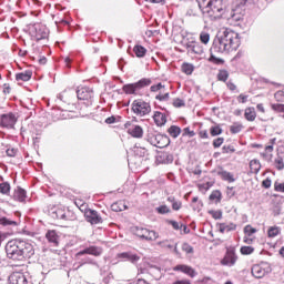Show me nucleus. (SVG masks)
<instances>
[{"instance_id":"nucleus-1","label":"nucleus","mask_w":284,"mask_h":284,"mask_svg":"<svg viewBox=\"0 0 284 284\" xmlns=\"http://www.w3.org/2000/svg\"><path fill=\"white\" fill-rule=\"evenodd\" d=\"M240 47L241 38L239 37V33H236L232 29L220 30L214 38L213 44L210 50V63H214L215 65H223L225 63V60L217 58L214 54H230V52L239 50Z\"/></svg>"},{"instance_id":"nucleus-2","label":"nucleus","mask_w":284,"mask_h":284,"mask_svg":"<svg viewBox=\"0 0 284 284\" xmlns=\"http://www.w3.org/2000/svg\"><path fill=\"white\" fill-rule=\"evenodd\" d=\"M6 253L11 261H26L34 256V246L28 240H11L6 245Z\"/></svg>"},{"instance_id":"nucleus-3","label":"nucleus","mask_w":284,"mask_h":284,"mask_svg":"<svg viewBox=\"0 0 284 284\" xmlns=\"http://www.w3.org/2000/svg\"><path fill=\"white\" fill-rule=\"evenodd\" d=\"M102 254H103V247H101V246H97V245L85 246L84 248H82L78 253H75L74 265H77V270L83 267V265H92L93 267L99 268L100 267L99 262H97V260H94L90 256L99 257Z\"/></svg>"},{"instance_id":"nucleus-4","label":"nucleus","mask_w":284,"mask_h":284,"mask_svg":"<svg viewBox=\"0 0 284 284\" xmlns=\"http://www.w3.org/2000/svg\"><path fill=\"white\" fill-rule=\"evenodd\" d=\"M197 6L203 14L210 17L211 21H216L223 17V0H210L204 8L200 2Z\"/></svg>"},{"instance_id":"nucleus-5","label":"nucleus","mask_w":284,"mask_h":284,"mask_svg":"<svg viewBox=\"0 0 284 284\" xmlns=\"http://www.w3.org/2000/svg\"><path fill=\"white\" fill-rule=\"evenodd\" d=\"M29 34L36 41H43V39H48L50 34V30L43 23H34L29 27Z\"/></svg>"},{"instance_id":"nucleus-6","label":"nucleus","mask_w":284,"mask_h":284,"mask_svg":"<svg viewBox=\"0 0 284 284\" xmlns=\"http://www.w3.org/2000/svg\"><path fill=\"white\" fill-rule=\"evenodd\" d=\"M148 85H152V80L150 78H142L138 82L124 84L122 90L124 94H136L138 90H143Z\"/></svg>"},{"instance_id":"nucleus-7","label":"nucleus","mask_w":284,"mask_h":284,"mask_svg":"<svg viewBox=\"0 0 284 284\" xmlns=\"http://www.w3.org/2000/svg\"><path fill=\"white\" fill-rule=\"evenodd\" d=\"M146 141L154 148L159 149L168 148V145H170V136L166 134L149 133L146 134Z\"/></svg>"},{"instance_id":"nucleus-8","label":"nucleus","mask_w":284,"mask_h":284,"mask_svg":"<svg viewBox=\"0 0 284 284\" xmlns=\"http://www.w3.org/2000/svg\"><path fill=\"white\" fill-rule=\"evenodd\" d=\"M80 210L84 212L85 221L90 225H100V223H103V217H101V214L97 210L88 209L85 204H81Z\"/></svg>"},{"instance_id":"nucleus-9","label":"nucleus","mask_w":284,"mask_h":284,"mask_svg":"<svg viewBox=\"0 0 284 284\" xmlns=\"http://www.w3.org/2000/svg\"><path fill=\"white\" fill-rule=\"evenodd\" d=\"M131 110L136 116H148L152 112V105H150V102L139 99L132 102Z\"/></svg>"},{"instance_id":"nucleus-10","label":"nucleus","mask_w":284,"mask_h":284,"mask_svg":"<svg viewBox=\"0 0 284 284\" xmlns=\"http://www.w3.org/2000/svg\"><path fill=\"white\" fill-rule=\"evenodd\" d=\"M133 234L141 239V241H156V239H159V233L142 226H135Z\"/></svg>"},{"instance_id":"nucleus-11","label":"nucleus","mask_w":284,"mask_h":284,"mask_svg":"<svg viewBox=\"0 0 284 284\" xmlns=\"http://www.w3.org/2000/svg\"><path fill=\"white\" fill-rule=\"evenodd\" d=\"M236 261H239L236 248L230 246L226 248L224 257L221 260V265H224V267H234V265H236Z\"/></svg>"},{"instance_id":"nucleus-12","label":"nucleus","mask_w":284,"mask_h":284,"mask_svg":"<svg viewBox=\"0 0 284 284\" xmlns=\"http://www.w3.org/2000/svg\"><path fill=\"white\" fill-rule=\"evenodd\" d=\"M55 103L59 110H62L64 112H69L70 110H72V99H70L68 92L65 91L57 95Z\"/></svg>"},{"instance_id":"nucleus-13","label":"nucleus","mask_w":284,"mask_h":284,"mask_svg":"<svg viewBox=\"0 0 284 284\" xmlns=\"http://www.w3.org/2000/svg\"><path fill=\"white\" fill-rule=\"evenodd\" d=\"M77 97L80 101H87V105H92L94 100V90L90 87H82L77 90Z\"/></svg>"},{"instance_id":"nucleus-14","label":"nucleus","mask_w":284,"mask_h":284,"mask_svg":"<svg viewBox=\"0 0 284 284\" xmlns=\"http://www.w3.org/2000/svg\"><path fill=\"white\" fill-rule=\"evenodd\" d=\"M9 283L10 284H32V281H30V274L28 273L13 272L9 276Z\"/></svg>"},{"instance_id":"nucleus-15","label":"nucleus","mask_w":284,"mask_h":284,"mask_svg":"<svg viewBox=\"0 0 284 284\" xmlns=\"http://www.w3.org/2000/svg\"><path fill=\"white\" fill-rule=\"evenodd\" d=\"M0 125L1 128H7L8 130H12V128L17 125V115L12 112L1 114Z\"/></svg>"},{"instance_id":"nucleus-16","label":"nucleus","mask_w":284,"mask_h":284,"mask_svg":"<svg viewBox=\"0 0 284 284\" xmlns=\"http://www.w3.org/2000/svg\"><path fill=\"white\" fill-rule=\"evenodd\" d=\"M48 214L49 216H51V219H54L55 221H70L68 214L65 213V209H61L59 206H51L48 210Z\"/></svg>"},{"instance_id":"nucleus-17","label":"nucleus","mask_w":284,"mask_h":284,"mask_svg":"<svg viewBox=\"0 0 284 284\" xmlns=\"http://www.w3.org/2000/svg\"><path fill=\"white\" fill-rule=\"evenodd\" d=\"M184 48L186 49L189 54H197L201 57V54H203V52H205L203 44H201V42H196L194 40L184 43Z\"/></svg>"},{"instance_id":"nucleus-18","label":"nucleus","mask_w":284,"mask_h":284,"mask_svg":"<svg viewBox=\"0 0 284 284\" xmlns=\"http://www.w3.org/2000/svg\"><path fill=\"white\" fill-rule=\"evenodd\" d=\"M16 220L2 216L0 217V225H3L4 227H7L8 225H11L13 227H17V225H19L21 223V212L17 211L14 213Z\"/></svg>"},{"instance_id":"nucleus-19","label":"nucleus","mask_w":284,"mask_h":284,"mask_svg":"<svg viewBox=\"0 0 284 284\" xmlns=\"http://www.w3.org/2000/svg\"><path fill=\"white\" fill-rule=\"evenodd\" d=\"M12 199L13 201H18V203H26V199H28V191L21 186H17L13 190Z\"/></svg>"},{"instance_id":"nucleus-20","label":"nucleus","mask_w":284,"mask_h":284,"mask_svg":"<svg viewBox=\"0 0 284 284\" xmlns=\"http://www.w3.org/2000/svg\"><path fill=\"white\" fill-rule=\"evenodd\" d=\"M174 272H182V274H186L191 278H194L196 276V271L192 266H187L185 264H178L173 267Z\"/></svg>"},{"instance_id":"nucleus-21","label":"nucleus","mask_w":284,"mask_h":284,"mask_svg":"<svg viewBox=\"0 0 284 284\" xmlns=\"http://www.w3.org/2000/svg\"><path fill=\"white\" fill-rule=\"evenodd\" d=\"M45 239L48 243L52 245V247H59V232H57L55 230H49L45 233Z\"/></svg>"},{"instance_id":"nucleus-22","label":"nucleus","mask_w":284,"mask_h":284,"mask_svg":"<svg viewBox=\"0 0 284 284\" xmlns=\"http://www.w3.org/2000/svg\"><path fill=\"white\" fill-rule=\"evenodd\" d=\"M153 121L158 128H163L168 123V115L165 113H162L161 111H155L153 115Z\"/></svg>"},{"instance_id":"nucleus-23","label":"nucleus","mask_w":284,"mask_h":284,"mask_svg":"<svg viewBox=\"0 0 284 284\" xmlns=\"http://www.w3.org/2000/svg\"><path fill=\"white\" fill-rule=\"evenodd\" d=\"M128 134L133 139H143V128L141 125H133V128L128 129Z\"/></svg>"},{"instance_id":"nucleus-24","label":"nucleus","mask_w":284,"mask_h":284,"mask_svg":"<svg viewBox=\"0 0 284 284\" xmlns=\"http://www.w3.org/2000/svg\"><path fill=\"white\" fill-rule=\"evenodd\" d=\"M119 258H123L124 261H130V263H139L141 260L140 256L132 252H123L119 254Z\"/></svg>"},{"instance_id":"nucleus-25","label":"nucleus","mask_w":284,"mask_h":284,"mask_svg":"<svg viewBox=\"0 0 284 284\" xmlns=\"http://www.w3.org/2000/svg\"><path fill=\"white\" fill-rule=\"evenodd\" d=\"M217 176H221L222 181H227V183H234L236 179H234V174L221 169V171H217Z\"/></svg>"},{"instance_id":"nucleus-26","label":"nucleus","mask_w":284,"mask_h":284,"mask_svg":"<svg viewBox=\"0 0 284 284\" xmlns=\"http://www.w3.org/2000/svg\"><path fill=\"white\" fill-rule=\"evenodd\" d=\"M244 119L246 121H256V109L254 106L246 108L244 111Z\"/></svg>"},{"instance_id":"nucleus-27","label":"nucleus","mask_w":284,"mask_h":284,"mask_svg":"<svg viewBox=\"0 0 284 284\" xmlns=\"http://www.w3.org/2000/svg\"><path fill=\"white\" fill-rule=\"evenodd\" d=\"M252 274L255 278H263V276H265L266 272H265V268H262L261 265L258 264H255L253 267H252Z\"/></svg>"},{"instance_id":"nucleus-28","label":"nucleus","mask_w":284,"mask_h":284,"mask_svg":"<svg viewBox=\"0 0 284 284\" xmlns=\"http://www.w3.org/2000/svg\"><path fill=\"white\" fill-rule=\"evenodd\" d=\"M133 52H134L135 57H138V59H143V57H145V54H148V49H145V47H143L141 44H135L133 48Z\"/></svg>"},{"instance_id":"nucleus-29","label":"nucleus","mask_w":284,"mask_h":284,"mask_svg":"<svg viewBox=\"0 0 284 284\" xmlns=\"http://www.w3.org/2000/svg\"><path fill=\"white\" fill-rule=\"evenodd\" d=\"M32 79V71L27 70L16 74V81H30Z\"/></svg>"},{"instance_id":"nucleus-30","label":"nucleus","mask_w":284,"mask_h":284,"mask_svg":"<svg viewBox=\"0 0 284 284\" xmlns=\"http://www.w3.org/2000/svg\"><path fill=\"white\" fill-rule=\"evenodd\" d=\"M158 161H160V163H173L174 155L168 152H163V153H160V155L158 156Z\"/></svg>"},{"instance_id":"nucleus-31","label":"nucleus","mask_w":284,"mask_h":284,"mask_svg":"<svg viewBox=\"0 0 284 284\" xmlns=\"http://www.w3.org/2000/svg\"><path fill=\"white\" fill-rule=\"evenodd\" d=\"M231 23H234V26H239L241 21H243V16L241 13H236V10H233L231 12V18L229 19Z\"/></svg>"},{"instance_id":"nucleus-32","label":"nucleus","mask_w":284,"mask_h":284,"mask_svg":"<svg viewBox=\"0 0 284 284\" xmlns=\"http://www.w3.org/2000/svg\"><path fill=\"white\" fill-rule=\"evenodd\" d=\"M219 230H220L221 234H225V232H234V230H236V224H234V223H230V224L221 223Z\"/></svg>"},{"instance_id":"nucleus-33","label":"nucleus","mask_w":284,"mask_h":284,"mask_svg":"<svg viewBox=\"0 0 284 284\" xmlns=\"http://www.w3.org/2000/svg\"><path fill=\"white\" fill-rule=\"evenodd\" d=\"M168 133L170 134V136H172V139H179V136L181 135V129L178 125H171L168 129Z\"/></svg>"},{"instance_id":"nucleus-34","label":"nucleus","mask_w":284,"mask_h":284,"mask_svg":"<svg viewBox=\"0 0 284 284\" xmlns=\"http://www.w3.org/2000/svg\"><path fill=\"white\" fill-rule=\"evenodd\" d=\"M281 234V227L280 226H270L267 230V236L268 239H276Z\"/></svg>"},{"instance_id":"nucleus-35","label":"nucleus","mask_w":284,"mask_h":284,"mask_svg":"<svg viewBox=\"0 0 284 284\" xmlns=\"http://www.w3.org/2000/svg\"><path fill=\"white\" fill-rule=\"evenodd\" d=\"M10 190H12V187L10 186L9 182L0 183V194H3L4 196H10Z\"/></svg>"},{"instance_id":"nucleus-36","label":"nucleus","mask_w":284,"mask_h":284,"mask_svg":"<svg viewBox=\"0 0 284 284\" xmlns=\"http://www.w3.org/2000/svg\"><path fill=\"white\" fill-rule=\"evenodd\" d=\"M6 154L7 156H9L10 159H14V156H17L19 154V149L13 148L10 144H7V150H6Z\"/></svg>"},{"instance_id":"nucleus-37","label":"nucleus","mask_w":284,"mask_h":284,"mask_svg":"<svg viewBox=\"0 0 284 284\" xmlns=\"http://www.w3.org/2000/svg\"><path fill=\"white\" fill-rule=\"evenodd\" d=\"M112 212H123V210H128V206L123 204V202H115L111 205Z\"/></svg>"},{"instance_id":"nucleus-38","label":"nucleus","mask_w":284,"mask_h":284,"mask_svg":"<svg viewBox=\"0 0 284 284\" xmlns=\"http://www.w3.org/2000/svg\"><path fill=\"white\" fill-rule=\"evenodd\" d=\"M243 131V124L239 123V122H234L231 126H230V132L231 134H239L240 132Z\"/></svg>"},{"instance_id":"nucleus-39","label":"nucleus","mask_w":284,"mask_h":284,"mask_svg":"<svg viewBox=\"0 0 284 284\" xmlns=\"http://www.w3.org/2000/svg\"><path fill=\"white\" fill-rule=\"evenodd\" d=\"M182 72L187 75L192 74L194 72V64L184 62L182 64Z\"/></svg>"},{"instance_id":"nucleus-40","label":"nucleus","mask_w":284,"mask_h":284,"mask_svg":"<svg viewBox=\"0 0 284 284\" xmlns=\"http://www.w3.org/2000/svg\"><path fill=\"white\" fill-rule=\"evenodd\" d=\"M227 79H230V72H227V70H220L217 73V81H223V83H225Z\"/></svg>"},{"instance_id":"nucleus-41","label":"nucleus","mask_w":284,"mask_h":284,"mask_svg":"<svg viewBox=\"0 0 284 284\" xmlns=\"http://www.w3.org/2000/svg\"><path fill=\"white\" fill-rule=\"evenodd\" d=\"M210 134L211 136H219L223 134V129L220 125L211 126Z\"/></svg>"},{"instance_id":"nucleus-42","label":"nucleus","mask_w":284,"mask_h":284,"mask_svg":"<svg viewBox=\"0 0 284 284\" xmlns=\"http://www.w3.org/2000/svg\"><path fill=\"white\" fill-rule=\"evenodd\" d=\"M209 199H210V201H216V203H221V199H222L221 191H219V190L213 191L210 194Z\"/></svg>"},{"instance_id":"nucleus-43","label":"nucleus","mask_w":284,"mask_h":284,"mask_svg":"<svg viewBox=\"0 0 284 284\" xmlns=\"http://www.w3.org/2000/svg\"><path fill=\"white\" fill-rule=\"evenodd\" d=\"M209 214L215 220V221H221L223 219V211L221 210H210Z\"/></svg>"},{"instance_id":"nucleus-44","label":"nucleus","mask_w":284,"mask_h":284,"mask_svg":"<svg viewBox=\"0 0 284 284\" xmlns=\"http://www.w3.org/2000/svg\"><path fill=\"white\" fill-rule=\"evenodd\" d=\"M134 154H136V156H145V154H148V149L141 148L139 146V144H135Z\"/></svg>"},{"instance_id":"nucleus-45","label":"nucleus","mask_w":284,"mask_h":284,"mask_svg":"<svg viewBox=\"0 0 284 284\" xmlns=\"http://www.w3.org/2000/svg\"><path fill=\"white\" fill-rule=\"evenodd\" d=\"M240 252L243 256H250V254H254V247L253 246H242L240 248Z\"/></svg>"},{"instance_id":"nucleus-46","label":"nucleus","mask_w":284,"mask_h":284,"mask_svg":"<svg viewBox=\"0 0 284 284\" xmlns=\"http://www.w3.org/2000/svg\"><path fill=\"white\" fill-rule=\"evenodd\" d=\"M237 6H240V8H243L245 6H254L258 3V0H237Z\"/></svg>"},{"instance_id":"nucleus-47","label":"nucleus","mask_w":284,"mask_h":284,"mask_svg":"<svg viewBox=\"0 0 284 284\" xmlns=\"http://www.w3.org/2000/svg\"><path fill=\"white\" fill-rule=\"evenodd\" d=\"M155 212L158 214H170L171 210H170V207H168V205L163 204V205L155 207Z\"/></svg>"},{"instance_id":"nucleus-48","label":"nucleus","mask_w":284,"mask_h":284,"mask_svg":"<svg viewBox=\"0 0 284 284\" xmlns=\"http://www.w3.org/2000/svg\"><path fill=\"white\" fill-rule=\"evenodd\" d=\"M200 41H201V43H204V45H207L210 43V33L201 32L200 33Z\"/></svg>"},{"instance_id":"nucleus-49","label":"nucleus","mask_w":284,"mask_h":284,"mask_svg":"<svg viewBox=\"0 0 284 284\" xmlns=\"http://www.w3.org/2000/svg\"><path fill=\"white\" fill-rule=\"evenodd\" d=\"M244 234L246 236H252L253 234H256V229L252 227V225H246L244 227Z\"/></svg>"},{"instance_id":"nucleus-50","label":"nucleus","mask_w":284,"mask_h":284,"mask_svg":"<svg viewBox=\"0 0 284 284\" xmlns=\"http://www.w3.org/2000/svg\"><path fill=\"white\" fill-rule=\"evenodd\" d=\"M182 251L185 252L186 254H194V247L187 243L182 244Z\"/></svg>"},{"instance_id":"nucleus-51","label":"nucleus","mask_w":284,"mask_h":284,"mask_svg":"<svg viewBox=\"0 0 284 284\" xmlns=\"http://www.w3.org/2000/svg\"><path fill=\"white\" fill-rule=\"evenodd\" d=\"M233 152H236V149H234V146L233 145H224L223 148H222V153L223 154H233Z\"/></svg>"},{"instance_id":"nucleus-52","label":"nucleus","mask_w":284,"mask_h":284,"mask_svg":"<svg viewBox=\"0 0 284 284\" xmlns=\"http://www.w3.org/2000/svg\"><path fill=\"white\" fill-rule=\"evenodd\" d=\"M274 166L276 168V170H284L283 158L275 159Z\"/></svg>"},{"instance_id":"nucleus-53","label":"nucleus","mask_w":284,"mask_h":284,"mask_svg":"<svg viewBox=\"0 0 284 284\" xmlns=\"http://www.w3.org/2000/svg\"><path fill=\"white\" fill-rule=\"evenodd\" d=\"M182 136H190V139H192V136H196V133L192 130H190L189 126L183 129V134Z\"/></svg>"},{"instance_id":"nucleus-54","label":"nucleus","mask_w":284,"mask_h":284,"mask_svg":"<svg viewBox=\"0 0 284 284\" xmlns=\"http://www.w3.org/2000/svg\"><path fill=\"white\" fill-rule=\"evenodd\" d=\"M274 98L278 103H284V91L275 92Z\"/></svg>"},{"instance_id":"nucleus-55","label":"nucleus","mask_w":284,"mask_h":284,"mask_svg":"<svg viewBox=\"0 0 284 284\" xmlns=\"http://www.w3.org/2000/svg\"><path fill=\"white\" fill-rule=\"evenodd\" d=\"M173 106L174 108H185V101L176 98L173 100Z\"/></svg>"},{"instance_id":"nucleus-56","label":"nucleus","mask_w":284,"mask_h":284,"mask_svg":"<svg viewBox=\"0 0 284 284\" xmlns=\"http://www.w3.org/2000/svg\"><path fill=\"white\" fill-rule=\"evenodd\" d=\"M223 143H225L224 138H216L215 140H213V148H215V149L221 148V145H223Z\"/></svg>"},{"instance_id":"nucleus-57","label":"nucleus","mask_w":284,"mask_h":284,"mask_svg":"<svg viewBox=\"0 0 284 284\" xmlns=\"http://www.w3.org/2000/svg\"><path fill=\"white\" fill-rule=\"evenodd\" d=\"M163 88H165V85H163V83H158V84H153L151 85L150 90L151 92H159L160 90H163Z\"/></svg>"},{"instance_id":"nucleus-58","label":"nucleus","mask_w":284,"mask_h":284,"mask_svg":"<svg viewBox=\"0 0 284 284\" xmlns=\"http://www.w3.org/2000/svg\"><path fill=\"white\" fill-rule=\"evenodd\" d=\"M156 101H170V93H164V94H158L155 97Z\"/></svg>"},{"instance_id":"nucleus-59","label":"nucleus","mask_w":284,"mask_h":284,"mask_svg":"<svg viewBox=\"0 0 284 284\" xmlns=\"http://www.w3.org/2000/svg\"><path fill=\"white\" fill-rule=\"evenodd\" d=\"M168 225H172L173 230H181V224L174 220H166Z\"/></svg>"},{"instance_id":"nucleus-60","label":"nucleus","mask_w":284,"mask_h":284,"mask_svg":"<svg viewBox=\"0 0 284 284\" xmlns=\"http://www.w3.org/2000/svg\"><path fill=\"white\" fill-rule=\"evenodd\" d=\"M274 190H275V192H282L284 194V183L275 182Z\"/></svg>"},{"instance_id":"nucleus-61","label":"nucleus","mask_w":284,"mask_h":284,"mask_svg":"<svg viewBox=\"0 0 284 284\" xmlns=\"http://www.w3.org/2000/svg\"><path fill=\"white\" fill-rule=\"evenodd\" d=\"M271 108L274 112H284V104H272Z\"/></svg>"},{"instance_id":"nucleus-62","label":"nucleus","mask_w":284,"mask_h":284,"mask_svg":"<svg viewBox=\"0 0 284 284\" xmlns=\"http://www.w3.org/2000/svg\"><path fill=\"white\" fill-rule=\"evenodd\" d=\"M273 216H280L281 215V205L275 204L272 209Z\"/></svg>"},{"instance_id":"nucleus-63","label":"nucleus","mask_w":284,"mask_h":284,"mask_svg":"<svg viewBox=\"0 0 284 284\" xmlns=\"http://www.w3.org/2000/svg\"><path fill=\"white\" fill-rule=\"evenodd\" d=\"M186 17H199V11H196L194 8L187 9Z\"/></svg>"},{"instance_id":"nucleus-64","label":"nucleus","mask_w":284,"mask_h":284,"mask_svg":"<svg viewBox=\"0 0 284 284\" xmlns=\"http://www.w3.org/2000/svg\"><path fill=\"white\" fill-rule=\"evenodd\" d=\"M182 206H183V203H181V201L175 200V203L172 204V210H174L175 212H179V210H181Z\"/></svg>"}]
</instances>
